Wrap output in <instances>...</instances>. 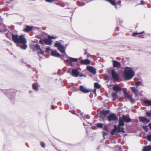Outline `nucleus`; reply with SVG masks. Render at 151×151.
I'll list each match as a JSON object with an SVG mask.
<instances>
[{
  "label": "nucleus",
  "instance_id": "f257e3e1",
  "mask_svg": "<svg viewBox=\"0 0 151 151\" xmlns=\"http://www.w3.org/2000/svg\"><path fill=\"white\" fill-rule=\"evenodd\" d=\"M12 38L14 41L17 44V46L20 47V48L25 50L27 47L26 45L27 40L23 35L18 36L17 35H14L12 34Z\"/></svg>",
  "mask_w": 151,
  "mask_h": 151
},
{
  "label": "nucleus",
  "instance_id": "f03ea898",
  "mask_svg": "<svg viewBox=\"0 0 151 151\" xmlns=\"http://www.w3.org/2000/svg\"><path fill=\"white\" fill-rule=\"evenodd\" d=\"M134 72L132 68L125 67L124 68V78L125 80H129L134 76Z\"/></svg>",
  "mask_w": 151,
  "mask_h": 151
},
{
  "label": "nucleus",
  "instance_id": "7ed1b4c3",
  "mask_svg": "<svg viewBox=\"0 0 151 151\" xmlns=\"http://www.w3.org/2000/svg\"><path fill=\"white\" fill-rule=\"evenodd\" d=\"M54 46L58 48V49L62 53H65L66 47L60 43V41H56Z\"/></svg>",
  "mask_w": 151,
  "mask_h": 151
},
{
  "label": "nucleus",
  "instance_id": "20e7f679",
  "mask_svg": "<svg viewBox=\"0 0 151 151\" xmlns=\"http://www.w3.org/2000/svg\"><path fill=\"white\" fill-rule=\"evenodd\" d=\"M52 41L51 40H50L48 38H44L43 40L42 39H40L39 41V42L40 44L43 45L44 42V43L47 45H51L52 43Z\"/></svg>",
  "mask_w": 151,
  "mask_h": 151
},
{
  "label": "nucleus",
  "instance_id": "39448f33",
  "mask_svg": "<svg viewBox=\"0 0 151 151\" xmlns=\"http://www.w3.org/2000/svg\"><path fill=\"white\" fill-rule=\"evenodd\" d=\"M108 120L109 122L111 121H117L118 120V118L116 115L112 113L110 114L108 116Z\"/></svg>",
  "mask_w": 151,
  "mask_h": 151
},
{
  "label": "nucleus",
  "instance_id": "423d86ee",
  "mask_svg": "<svg viewBox=\"0 0 151 151\" xmlns=\"http://www.w3.org/2000/svg\"><path fill=\"white\" fill-rule=\"evenodd\" d=\"M90 61L87 59L85 60H82L77 63V65L78 66H80L81 65H88L90 64Z\"/></svg>",
  "mask_w": 151,
  "mask_h": 151
},
{
  "label": "nucleus",
  "instance_id": "0eeeda50",
  "mask_svg": "<svg viewBox=\"0 0 151 151\" xmlns=\"http://www.w3.org/2000/svg\"><path fill=\"white\" fill-rule=\"evenodd\" d=\"M71 75L74 77H77L79 76L80 72L76 69H71Z\"/></svg>",
  "mask_w": 151,
  "mask_h": 151
},
{
  "label": "nucleus",
  "instance_id": "6e6552de",
  "mask_svg": "<svg viewBox=\"0 0 151 151\" xmlns=\"http://www.w3.org/2000/svg\"><path fill=\"white\" fill-rule=\"evenodd\" d=\"M80 90L84 93H87L91 92V90L83 86H80L79 87Z\"/></svg>",
  "mask_w": 151,
  "mask_h": 151
},
{
  "label": "nucleus",
  "instance_id": "1a4fd4ad",
  "mask_svg": "<svg viewBox=\"0 0 151 151\" xmlns=\"http://www.w3.org/2000/svg\"><path fill=\"white\" fill-rule=\"evenodd\" d=\"M87 69L89 72L94 75L96 73V69L93 67L88 66L87 67Z\"/></svg>",
  "mask_w": 151,
  "mask_h": 151
},
{
  "label": "nucleus",
  "instance_id": "9d476101",
  "mask_svg": "<svg viewBox=\"0 0 151 151\" xmlns=\"http://www.w3.org/2000/svg\"><path fill=\"white\" fill-rule=\"evenodd\" d=\"M111 76L112 78L115 80H118L119 78L118 75L116 73L114 70H111Z\"/></svg>",
  "mask_w": 151,
  "mask_h": 151
},
{
  "label": "nucleus",
  "instance_id": "9b49d317",
  "mask_svg": "<svg viewBox=\"0 0 151 151\" xmlns=\"http://www.w3.org/2000/svg\"><path fill=\"white\" fill-rule=\"evenodd\" d=\"M113 89L116 93H121V88L119 86V85L117 84L113 86Z\"/></svg>",
  "mask_w": 151,
  "mask_h": 151
},
{
  "label": "nucleus",
  "instance_id": "f8f14e48",
  "mask_svg": "<svg viewBox=\"0 0 151 151\" xmlns=\"http://www.w3.org/2000/svg\"><path fill=\"white\" fill-rule=\"evenodd\" d=\"M139 120L140 122L146 124L150 122V120L147 119V118L145 117L140 116L139 118Z\"/></svg>",
  "mask_w": 151,
  "mask_h": 151
},
{
  "label": "nucleus",
  "instance_id": "ddd939ff",
  "mask_svg": "<svg viewBox=\"0 0 151 151\" xmlns=\"http://www.w3.org/2000/svg\"><path fill=\"white\" fill-rule=\"evenodd\" d=\"M35 48L36 50L37 53L44 55L43 52L42 50L40 47V46L38 44H37L35 45Z\"/></svg>",
  "mask_w": 151,
  "mask_h": 151
},
{
  "label": "nucleus",
  "instance_id": "4468645a",
  "mask_svg": "<svg viewBox=\"0 0 151 151\" xmlns=\"http://www.w3.org/2000/svg\"><path fill=\"white\" fill-rule=\"evenodd\" d=\"M112 62L113 67L116 68H119L120 67L121 64L119 62L114 60L112 61Z\"/></svg>",
  "mask_w": 151,
  "mask_h": 151
},
{
  "label": "nucleus",
  "instance_id": "2eb2a0df",
  "mask_svg": "<svg viewBox=\"0 0 151 151\" xmlns=\"http://www.w3.org/2000/svg\"><path fill=\"white\" fill-rule=\"evenodd\" d=\"M122 119L124 122L129 123L131 122V119L129 117H127L124 115H123Z\"/></svg>",
  "mask_w": 151,
  "mask_h": 151
},
{
  "label": "nucleus",
  "instance_id": "dca6fc26",
  "mask_svg": "<svg viewBox=\"0 0 151 151\" xmlns=\"http://www.w3.org/2000/svg\"><path fill=\"white\" fill-rule=\"evenodd\" d=\"M51 55L53 56L57 57H59L60 55V54L56 50L55 51H53L52 50L51 52Z\"/></svg>",
  "mask_w": 151,
  "mask_h": 151
},
{
  "label": "nucleus",
  "instance_id": "f3484780",
  "mask_svg": "<svg viewBox=\"0 0 151 151\" xmlns=\"http://www.w3.org/2000/svg\"><path fill=\"white\" fill-rule=\"evenodd\" d=\"M144 32V31H142V32H139V33H137V32H134L132 34V35L134 37H136V35H139L138 36L140 38H144L145 37H144V36L143 35H140V34H142V33H143Z\"/></svg>",
  "mask_w": 151,
  "mask_h": 151
},
{
  "label": "nucleus",
  "instance_id": "a211bd4d",
  "mask_svg": "<svg viewBox=\"0 0 151 151\" xmlns=\"http://www.w3.org/2000/svg\"><path fill=\"white\" fill-rule=\"evenodd\" d=\"M132 92L134 94L135 96H138V91L135 87H131Z\"/></svg>",
  "mask_w": 151,
  "mask_h": 151
},
{
  "label": "nucleus",
  "instance_id": "6ab92c4d",
  "mask_svg": "<svg viewBox=\"0 0 151 151\" xmlns=\"http://www.w3.org/2000/svg\"><path fill=\"white\" fill-rule=\"evenodd\" d=\"M78 58L69 57V59H67L66 61L69 63H71L73 62H76L78 61Z\"/></svg>",
  "mask_w": 151,
  "mask_h": 151
},
{
  "label": "nucleus",
  "instance_id": "aec40b11",
  "mask_svg": "<svg viewBox=\"0 0 151 151\" xmlns=\"http://www.w3.org/2000/svg\"><path fill=\"white\" fill-rule=\"evenodd\" d=\"M151 150V145H148L144 147L142 151H150Z\"/></svg>",
  "mask_w": 151,
  "mask_h": 151
},
{
  "label": "nucleus",
  "instance_id": "412c9836",
  "mask_svg": "<svg viewBox=\"0 0 151 151\" xmlns=\"http://www.w3.org/2000/svg\"><path fill=\"white\" fill-rule=\"evenodd\" d=\"M109 110H103L100 111V114L106 116L109 113Z\"/></svg>",
  "mask_w": 151,
  "mask_h": 151
},
{
  "label": "nucleus",
  "instance_id": "4be33fe9",
  "mask_svg": "<svg viewBox=\"0 0 151 151\" xmlns=\"http://www.w3.org/2000/svg\"><path fill=\"white\" fill-rule=\"evenodd\" d=\"M119 123L118 124V127H123L124 125V122L122 119L120 118L119 120Z\"/></svg>",
  "mask_w": 151,
  "mask_h": 151
},
{
  "label": "nucleus",
  "instance_id": "5701e85b",
  "mask_svg": "<svg viewBox=\"0 0 151 151\" xmlns=\"http://www.w3.org/2000/svg\"><path fill=\"white\" fill-rule=\"evenodd\" d=\"M39 28L37 27L33 26H29V32L31 31H33L35 30H38Z\"/></svg>",
  "mask_w": 151,
  "mask_h": 151
},
{
  "label": "nucleus",
  "instance_id": "b1692460",
  "mask_svg": "<svg viewBox=\"0 0 151 151\" xmlns=\"http://www.w3.org/2000/svg\"><path fill=\"white\" fill-rule=\"evenodd\" d=\"M118 133L120 132H122L123 133H125V132L124 130V128L122 127H118V129L117 131Z\"/></svg>",
  "mask_w": 151,
  "mask_h": 151
},
{
  "label": "nucleus",
  "instance_id": "393cba45",
  "mask_svg": "<svg viewBox=\"0 0 151 151\" xmlns=\"http://www.w3.org/2000/svg\"><path fill=\"white\" fill-rule=\"evenodd\" d=\"M38 85L37 83H34L32 85V87L33 88L36 90L37 91L38 90Z\"/></svg>",
  "mask_w": 151,
  "mask_h": 151
},
{
  "label": "nucleus",
  "instance_id": "a878e982",
  "mask_svg": "<svg viewBox=\"0 0 151 151\" xmlns=\"http://www.w3.org/2000/svg\"><path fill=\"white\" fill-rule=\"evenodd\" d=\"M124 96L125 98H127V99H130L131 98V97H132V96H130L129 95V93L126 92H124Z\"/></svg>",
  "mask_w": 151,
  "mask_h": 151
},
{
  "label": "nucleus",
  "instance_id": "bb28decb",
  "mask_svg": "<svg viewBox=\"0 0 151 151\" xmlns=\"http://www.w3.org/2000/svg\"><path fill=\"white\" fill-rule=\"evenodd\" d=\"M110 3L111 5L113 6H116V4L114 1L113 0H105Z\"/></svg>",
  "mask_w": 151,
  "mask_h": 151
},
{
  "label": "nucleus",
  "instance_id": "cd10ccee",
  "mask_svg": "<svg viewBox=\"0 0 151 151\" xmlns=\"http://www.w3.org/2000/svg\"><path fill=\"white\" fill-rule=\"evenodd\" d=\"M144 103L147 104L148 106H151V101L147 100H145L144 101Z\"/></svg>",
  "mask_w": 151,
  "mask_h": 151
},
{
  "label": "nucleus",
  "instance_id": "c85d7f7f",
  "mask_svg": "<svg viewBox=\"0 0 151 151\" xmlns=\"http://www.w3.org/2000/svg\"><path fill=\"white\" fill-rule=\"evenodd\" d=\"M117 93L113 92L112 93V96L114 99L117 98Z\"/></svg>",
  "mask_w": 151,
  "mask_h": 151
},
{
  "label": "nucleus",
  "instance_id": "c756f323",
  "mask_svg": "<svg viewBox=\"0 0 151 151\" xmlns=\"http://www.w3.org/2000/svg\"><path fill=\"white\" fill-rule=\"evenodd\" d=\"M96 126L98 128L101 129L103 127V124L101 123H98L97 124Z\"/></svg>",
  "mask_w": 151,
  "mask_h": 151
},
{
  "label": "nucleus",
  "instance_id": "7c9ffc66",
  "mask_svg": "<svg viewBox=\"0 0 151 151\" xmlns=\"http://www.w3.org/2000/svg\"><path fill=\"white\" fill-rule=\"evenodd\" d=\"M94 86L95 87V88H99L100 87V85L97 82L95 83H94Z\"/></svg>",
  "mask_w": 151,
  "mask_h": 151
},
{
  "label": "nucleus",
  "instance_id": "2f4dec72",
  "mask_svg": "<svg viewBox=\"0 0 151 151\" xmlns=\"http://www.w3.org/2000/svg\"><path fill=\"white\" fill-rule=\"evenodd\" d=\"M77 4L79 6H83L85 5V3H82L80 1H78L77 2Z\"/></svg>",
  "mask_w": 151,
  "mask_h": 151
},
{
  "label": "nucleus",
  "instance_id": "473e14b6",
  "mask_svg": "<svg viewBox=\"0 0 151 151\" xmlns=\"http://www.w3.org/2000/svg\"><path fill=\"white\" fill-rule=\"evenodd\" d=\"M142 127L145 132H147L148 131V128L147 126H142Z\"/></svg>",
  "mask_w": 151,
  "mask_h": 151
},
{
  "label": "nucleus",
  "instance_id": "72a5a7b5",
  "mask_svg": "<svg viewBox=\"0 0 151 151\" xmlns=\"http://www.w3.org/2000/svg\"><path fill=\"white\" fill-rule=\"evenodd\" d=\"M147 138L148 141L151 142V134L150 135H147Z\"/></svg>",
  "mask_w": 151,
  "mask_h": 151
},
{
  "label": "nucleus",
  "instance_id": "f704fd0d",
  "mask_svg": "<svg viewBox=\"0 0 151 151\" xmlns=\"http://www.w3.org/2000/svg\"><path fill=\"white\" fill-rule=\"evenodd\" d=\"M142 83L141 81H138L136 82L135 85L136 86H138L142 84Z\"/></svg>",
  "mask_w": 151,
  "mask_h": 151
},
{
  "label": "nucleus",
  "instance_id": "c9c22d12",
  "mask_svg": "<svg viewBox=\"0 0 151 151\" xmlns=\"http://www.w3.org/2000/svg\"><path fill=\"white\" fill-rule=\"evenodd\" d=\"M117 130H116L115 129H112L111 131V134L112 135H113L116 132Z\"/></svg>",
  "mask_w": 151,
  "mask_h": 151
},
{
  "label": "nucleus",
  "instance_id": "e433bc0d",
  "mask_svg": "<svg viewBox=\"0 0 151 151\" xmlns=\"http://www.w3.org/2000/svg\"><path fill=\"white\" fill-rule=\"evenodd\" d=\"M103 129L104 130L107 132H108L107 126L106 125H104L103 127Z\"/></svg>",
  "mask_w": 151,
  "mask_h": 151
},
{
  "label": "nucleus",
  "instance_id": "4c0bfd02",
  "mask_svg": "<svg viewBox=\"0 0 151 151\" xmlns=\"http://www.w3.org/2000/svg\"><path fill=\"white\" fill-rule=\"evenodd\" d=\"M146 115L148 116H151V112L150 111H147L146 112Z\"/></svg>",
  "mask_w": 151,
  "mask_h": 151
},
{
  "label": "nucleus",
  "instance_id": "58836bf2",
  "mask_svg": "<svg viewBox=\"0 0 151 151\" xmlns=\"http://www.w3.org/2000/svg\"><path fill=\"white\" fill-rule=\"evenodd\" d=\"M40 145L43 148H45V143L43 142H40Z\"/></svg>",
  "mask_w": 151,
  "mask_h": 151
},
{
  "label": "nucleus",
  "instance_id": "ea45409f",
  "mask_svg": "<svg viewBox=\"0 0 151 151\" xmlns=\"http://www.w3.org/2000/svg\"><path fill=\"white\" fill-rule=\"evenodd\" d=\"M129 100L132 104H133L135 102V101L132 99V97H131Z\"/></svg>",
  "mask_w": 151,
  "mask_h": 151
},
{
  "label": "nucleus",
  "instance_id": "a19ab883",
  "mask_svg": "<svg viewBox=\"0 0 151 151\" xmlns=\"http://www.w3.org/2000/svg\"><path fill=\"white\" fill-rule=\"evenodd\" d=\"M45 1L47 2L51 3L54 1L55 0H45Z\"/></svg>",
  "mask_w": 151,
  "mask_h": 151
},
{
  "label": "nucleus",
  "instance_id": "79ce46f5",
  "mask_svg": "<svg viewBox=\"0 0 151 151\" xmlns=\"http://www.w3.org/2000/svg\"><path fill=\"white\" fill-rule=\"evenodd\" d=\"M24 31L26 32H28V26H26V28L24 30Z\"/></svg>",
  "mask_w": 151,
  "mask_h": 151
},
{
  "label": "nucleus",
  "instance_id": "37998d69",
  "mask_svg": "<svg viewBox=\"0 0 151 151\" xmlns=\"http://www.w3.org/2000/svg\"><path fill=\"white\" fill-rule=\"evenodd\" d=\"M48 38L50 40H51V39H53V36H51L48 35L47 36Z\"/></svg>",
  "mask_w": 151,
  "mask_h": 151
},
{
  "label": "nucleus",
  "instance_id": "c03bdc74",
  "mask_svg": "<svg viewBox=\"0 0 151 151\" xmlns=\"http://www.w3.org/2000/svg\"><path fill=\"white\" fill-rule=\"evenodd\" d=\"M102 134H103V137H105V136L107 135V133H106L105 132V131H103L102 132Z\"/></svg>",
  "mask_w": 151,
  "mask_h": 151
},
{
  "label": "nucleus",
  "instance_id": "a18cd8bd",
  "mask_svg": "<svg viewBox=\"0 0 151 151\" xmlns=\"http://www.w3.org/2000/svg\"><path fill=\"white\" fill-rule=\"evenodd\" d=\"M71 69L69 68L67 71V73L71 74Z\"/></svg>",
  "mask_w": 151,
  "mask_h": 151
},
{
  "label": "nucleus",
  "instance_id": "49530a36",
  "mask_svg": "<svg viewBox=\"0 0 151 151\" xmlns=\"http://www.w3.org/2000/svg\"><path fill=\"white\" fill-rule=\"evenodd\" d=\"M144 3L143 1H141V2L139 4H138L137 5H144Z\"/></svg>",
  "mask_w": 151,
  "mask_h": 151
},
{
  "label": "nucleus",
  "instance_id": "de8ad7c7",
  "mask_svg": "<svg viewBox=\"0 0 151 151\" xmlns=\"http://www.w3.org/2000/svg\"><path fill=\"white\" fill-rule=\"evenodd\" d=\"M114 129H115L116 130H118V126H116L115 125H114Z\"/></svg>",
  "mask_w": 151,
  "mask_h": 151
},
{
  "label": "nucleus",
  "instance_id": "09e8293b",
  "mask_svg": "<svg viewBox=\"0 0 151 151\" xmlns=\"http://www.w3.org/2000/svg\"><path fill=\"white\" fill-rule=\"evenodd\" d=\"M80 115L82 116V118H83V119L85 120V115H83V113H81Z\"/></svg>",
  "mask_w": 151,
  "mask_h": 151
},
{
  "label": "nucleus",
  "instance_id": "8fccbe9b",
  "mask_svg": "<svg viewBox=\"0 0 151 151\" xmlns=\"http://www.w3.org/2000/svg\"><path fill=\"white\" fill-rule=\"evenodd\" d=\"M96 89H94L92 91L91 90V92H92L96 94Z\"/></svg>",
  "mask_w": 151,
  "mask_h": 151
},
{
  "label": "nucleus",
  "instance_id": "3c124183",
  "mask_svg": "<svg viewBox=\"0 0 151 151\" xmlns=\"http://www.w3.org/2000/svg\"><path fill=\"white\" fill-rule=\"evenodd\" d=\"M50 50V47L46 48V51L47 52H49Z\"/></svg>",
  "mask_w": 151,
  "mask_h": 151
},
{
  "label": "nucleus",
  "instance_id": "603ef678",
  "mask_svg": "<svg viewBox=\"0 0 151 151\" xmlns=\"http://www.w3.org/2000/svg\"><path fill=\"white\" fill-rule=\"evenodd\" d=\"M79 76L80 77H83V76L86 77V76L85 75L83 74H79Z\"/></svg>",
  "mask_w": 151,
  "mask_h": 151
},
{
  "label": "nucleus",
  "instance_id": "864d4df0",
  "mask_svg": "<svg viewBox=\"0 0 151 151\" xmlns=\"http://www.w3.org/2000/svg\"><path fill=\"white\" fill-rule=\"evenodd\" d=\"M121 1H119L117 3V4H118L120 6H121Z\"/></svg>",
  "mask_w": 151,
  "mask_h": 151
},
{
  "label": "nucleus",
  "instance_id": "5fc2aeb1",
  "mask_svg": "<svg viewBox=\"0 0 151 151\" xmlns=\"http://www.w3.org/2000/svg\"><path fill=\"white\" fill-rule=\"evenodd\" d=\"M93 0H85V1L87 2V3H88L89 2Z\"/></svg>",
  "mask_w": 151,
  "mask_h": 151
},
{
  "label": "nucleus",
  "instance_id": "6e6d98bb",
  "mask_svg": "<svg viewBox=\"0 0 151 151\" xmlns=\"http://www.w3.org/2000/svg\"><path fill=\"white\" fill-rule=\"evenodd\" d=\"M148 126L150 127V129H151V122L149 124Z\"/></svg>",
  "mask_w": 151,
  "mask_h": 151
},
{
  "label": "nucleus",
  "instance_id": "4d7b16f0",
  "mask_svg": "<svg viewBox=\"0 0 151 151\" xmlns=\"http://www.w3.org/2000/svg\"><path fill=\"white\" fill-rule=\"evenodd\" d=\"M36 37L37 38H38V39H39V38L41 39L40 38V37H39L38 36H36Z\"/></svg>",
  "mask_w": 151,
  "mask_h": 151
},
{
  "label": "nucleus",
  "instance_id": "13d9d810",
  "mask_svg": "<svg viewBox=\"0 0 151 151\" xmlns=\"http://www.w3.org/2000/svg\"><path fill=\"white\" fill-rule=\"evenodd\" d=\"M53 108H54V106L53 105H52L51 106V109H53Z\"/></svg>",
  "mask_w": 151,
  "mask_h": 151
},
{
  "label": "nucleus",
  "instance_id": "bf43d9fd",
  "mask_svg": "<svg viewBox=\"0 0 151 151\" xmlns=\"http://www.w3.org/2000/svg\"><path fill=\"white\" fill-rule=\"evenodd\" d=\"M53 39H56L57 37H55V36H53Z\"/></svg>",
  "mask_w": 151,
  "mask_h": 151
},
{
  "label": "nucleus",
  "instance_id": "052dcab7",
  "mask_svg": "<svg viewBox=\"0 0 151 151\" xmlns=\"http://www.w3.org/2000/svg\"><path fill=\"white\" fill-rule=\"evenodd\" d=\"M7 31V29H5L4 30V32H6Z\"/></svg>",
  "mask_w": 151,
  "mask_h": 151
},
{
  "label": "nucleus",
  "instance_id": "680f3d73",
  "mask_svg": "<svg viewBox=\"0 0 151 151\" xmlns=\"http://www.w3.org/2000/svg\"><path fill=\"white\" fill-rule=\"evenodd\" d=\"M87 54V51H85L84 53V54Z\"/></svg>",
  "mask_w": 151,
  "mask_h": 151
},
{
  "label": "nucleus",
  "instance_id": "e2e57ef3",
  "mask_svg": "<svg viewBox=\"0 0 151 151\" xmlns=\"http://www.w3.org/2000/svg\"><path fill=\"white\" fill-rule=\"evenodd\" d=\"M22 61H23V62H24V61H25V60H24V59H22Z\"/></svg>",
  "mask_w": 151,
  "mask_h": 151
},
{
  "label": "nucleus",
  "instance_id": "0e129e2a",
  "mask_svg": "<svg viewBox=\"0 0 151 151\" xmlns=\"http://www.w3.org/2000/svg\"><path fill=\"white\" fill-rule=\"evenodd\" d=\"M72 113L73 114H74V113ZM76 114V115H77V116H78V114Z\"/></svg>",
  "mask_w": 151,
  "mask_h": 151
},
{
  "label": "nucleus",
  "instance_id": "69168bd1",
  "mask_svg": "<svg viewBox=\"0 0 151 151\" xmlns=\"http://www.w3.org/2000/svg\"><path fill=\"white\" fill-rule=\"evenodd\" d=\"M0 32H3L2 31H1V30H0Z\"/></svg>",
  "mask_w": 151,
  "mask_h": 151
},
{
  "label": "nucleus",
  "instance_id": "338daca9",
  "mask_svg": "<svg viewBox=\"0 0 151 151\" xmlns=\"http://www.w3.org/2000/svg\"><path fill=\"white\" fill-rule=\"evenodd\" d=\"M83 125L84 126H85L86 125H85L84 123H83Z\"/></svg>",
  "mask_w": 151,
  "mask_h": 151
},
{
  "label": "nucleus",
  "instance_id": "774afa93",
  "mask_svg": "<svg viewBox=\"0 0 151 151\" xmlns=\"http://www.w3.org/2000/svg\"><path fill=\"white\" fill-rule=\"evenodd\" d=\"M57 5H59V4H57Z\"/></svg>",
  "mask_w": 151,
  "mask_h": 151
}]
</instances>
